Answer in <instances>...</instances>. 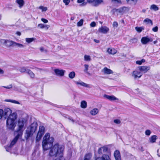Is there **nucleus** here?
I'll return each mask as SVG.
<instances>
[{
    "instance_id": "nucleus-1",
    "label": "nucleus",
    "mask_w": 160,
    "mask_h": 160,
    "mask_svg": "<svg viewBox=\"0 0 160 160\" xmlns=\"http://www.w3.org/2000/svg\"><path fill=\"white\" fill-rule=\"evenodd\" d=\"M4 117H7L6 121L7 126L8 129L13 130L16 126V120L18 118V114L16 112H12L9 108H6L3 111Z\"/></svg>"
},
{
    "instance_id": "nucleus-2",
    "label": "nucleus",
    "mask_w": 160,
    "mask_h": 160,
    "mask_svg": "<svg viewBox=\"0 0 160 160\" xmlns=\"http://www.w3.org/2000/svg\"><path fill=\"white\" fill-rule=\"evenodd\" d=\"M64 149L63 145L57 143L51 148L49 154L50 156L57 157L55 160H65L63 157Z\"/></svg>"
},
{
    "instance_id": "nucleus-3",
    "label": "nucleus",
    "mask_w": 160,
    "mask_h": 160,
    "mask_svg": "<svg viewBox=\"0 0 160 160\" xmlns=\"http://www.w3.org/2000/svg\"><path fill=\"white\" fill-rule=\"evenodd\" d=\"M54 138L50 136L49 133H46L44 136L42 143L43 149L44 151H47L51 148L54 145L52 146L54 142Z\"/></svg>"
},
{
    "instance_id": "nucleus-4",
    "label": "nucleus",
    "mask_w": 160,
    "mask_h": 160,
    "mask_svg": "<svg viewBox=\"0 0 160 160\" xmlns=\"http://www.w3.org/2000/svg\"><path fill=\"white\" fill-rule=\"evenodd\" d=\"M28 118V116L26 113L23 114L18 119V132L23 134V128L26 124Z\"/></svg>"
},
{
    "instance_id": "nucleus-5",
    "label": "nucleus",
    "mask_w": 160,
    "mask_h": 160,
    "mask_svg": "<svg viewBox=\"0 0 160 160\" xmlns=\"http://www.w3.org/2000/svg\"><path fill=\"white\" fill-rule=\"evenodd\" d=\"M37 125L36 122L32 124L26 131L25 137L27 140L29 138L32 137L37 129Z\"/></svg>"
},
{
    "instance_id": "nucleus-6",
    "label": "nucleus",
    "mask_w": 160,
    "mask_h": 160,
    "mask_svg": "<svg viewBox=\"0 0 160 160\" xmlns=\"http://www.w3.org/2000/svg\"><path fill=\"white\" fill-rule=\"evenodd\" d=\"M44 132V128L43 126H41L39 127V130L37 134L36 140V142L39 141Z\"/></svg>"
},
{
    "instance_id": "nucleus-7",
    "label": "nucleus",
    "mask_w": 160,
    "mask_h": 160,
    "mask_svg": "<svg viewBox=\"0 0 160 160\" xmlns=\"http://www.w3.org/2000/svg\"><path fill=\"white\" fill-rule=\"evenodd\" d=\"M142 75V73L141 72L138 67L132 72V77L135 79L140 78Z\"/></svg>"
},
{
    "instance_id": "nucleus-8",
    "label": "nucleus",
    "mask_w": 160,
    "mask_h": 160,
    "mask_svg": "<svg viewBox=\"0 0 160 160\" xmlns=\"http://www.w3.org/2000/svg\"><path fill=\"white\" fill-rule=\"evenodd\" d=\"M22 132L21 133H18V134L11 142L9 146H7L5 148L7 151H9V148L11 147L13 145H14L17 142L18 138H21L22 137Z\"/></svg>"
},
{
    "instance_id": "nucleus-9",
    "label": "nucleus",
    "mask_w": 160,
    "mask_h": 160,
    "mask_svg": "<svg viewBox=\"0 0 160 160\" xmlns=\"http://www.w3.org/2000/svg\"><path fill=\"white\" fill-rule=\"evenodd\" d=\"M54 71L55 75L59 77L63 76L66 72L65 70L59 69H55Z\"/></svg>"
},
{
    "instance_id": "nucleus-10",
    "label": "nucleus",
    "mask_w": 160,
    "mask_h": 160,
    "mask_svg": "<svg viewBox=\"0 0 160 160\" xmlns=\"http://www.w3.org/2000/svg\"><path fill=\"white\" fill-rule=\"evenodd\" d=\"M101 72L104 75H108L113 73V72L112 70L107 67H104L102 69Z\"/></svg>"
},
{
    "instance_id": "nucleus-11",
    "label": "nucleus",
    "mask_w": 160,
    "mask_h": 160,
    "mask_svg": "<svg viewBox=\"0 0 160 160\" xmlns=\"http://www.w3.org/2000/svg\"><path fill=\"white\" fill-rule=\"evenodd\" d=\"M109 30V28L105 26H102L99 28L98 29V31L100 33L103 34H106Z\"/></svg>"
},
{
    "instance_id": "nucleus-12",
    "label": "nucleus",
    "mask_w": 160,
    "mask_h": 160,
    "mask_svg": "<svg viewBox=\"0 0 160 160\" xmlns=\"http://www.w3.org/2000/svg\"><path fill=\"white\" fill-rule=\"evenodd\" d=\"M152 39L148 37H143L141 39V42L142 44H146L149 42H152Z\"/></svg>"
},
{
    "instance_id": "nucleus-13",
    "label": "nucleus",
    "mask_w": 160,
    "mask_h": 160,
    "mask_svg": "<svg viewBox=\"0 0 160 160\" xmlns=\"http://www.w3.org/2000/svg\"><path fill=\"white\" fill-rule=\"evenodd\" d=\"M75 83L78 86H83L85 88H90V85L89 84L85 83L81 80H79L77 81H75Z\"/></svg>"
},
{
    "instance_id": "nucleus-14",
    "label": "nucleus",
    "mask_w": 160,
    "mask_h": 160,
    "mask_svg": "<svg viewBox=\"0 0 160 160\" xmlns=\"http://www.w3.org/2000/svg\"><path fill=\"white\" fill-rule=\"evenodd\" d=\"M104 98L107 99L111 101H118V99L113 95H104L103 96Z\"/></svg>"
},
{
    "instance_id": "nucleus-15",
    "label": "nucleus",
    "mask_w": 160,
    "mask_h": 160,
    "mask_svg": "<svg viewBox=\"0 0 160 160\" xmlns=\"http://www.w3.org/2000/svg\"><path fill=\"white\" fill-rule=\"evenodd\" d=\"M15 42L11 40L6 39L5 46L7 48L14 46Z\"/></svg>"
},
{
    "instance_id": "nucleus-16",
    "label": "nucleus",
    "mask_w": 160,
    "mask_h": 160,
    "mask_svg": "<svg viewBox=\"0 0 160 160\" xmlns=\"http://www.w3.org/2000/svg\"><path fill=\"white\" fill-rule=\"evenodd\" d=\"M138 68L140 69V71L142 73L147 72L148 70H149L150 68L149 66H141L138 67Z\"/></svg>"
},
{
    "instance_id": "nucleus-17",
    "label": "nucleus",
    "mask_w": 160,
    "mask_h": 160,
    "mask_svg": "<svg viewBox=\"0 0 160 160\" xmlns=\"http://www.w3.org/2000/svg\"><path fill=\"white\" fill-rule=\"evenodd\" d=\"M107 52L109 54L114 55L117 53V50L114 48H108Z\"/></svg>"
},
{
    "instance_id": "nucleus-18",
    "label": "nucleus",
    "mask_w": 160,
    "mask_h": 160,
    "mask_svg": "<svg viewBox=\"0 0 160 160\" xmlns=\"http://www.w3.org/2000/svg\"><path fill=\"white\" fill-rule=\"evenodd\" d=\"M114 156L116 160H121V157L119 151L116 150L115 151Z\"/></svg>"
},
{
    "instance_id": "nucleus-19",
    "label": "nucleus",
    "mask_w": 160,
    "mask_h": 160,
    "mask_svg": "<svg viewBox=\"0 0 160 160\" xmlns=\"http://www.w3.org/2000/svg\"><path fill=\"white\" fill-rule=\"evenodd\" d=\"M104 2L103 0H95L93 6L95 7H97L99 5L103 4Z\"/></svg>"
},
{
    "instance_id": "nucleus-20",
    "label": "nucleus",
    "mask_w": 160,
    "mask_h": 160,
    "mask_svg": "<svg viewBox=\"0 0 160 160\" xmlns=\"http://www.w3.org/2000/svg\"><path fill=\"white\" fill-rule=\"evenodd\" d=\"M99 110L97 108H94L91 110L90 112V113L92 115L95 116L98 114Z\"/></svg>"
},
{
    "instance_id": "nucleus-21",
    "label": "nucleus",
    "mask_w": 160,
    "mask_h": 160,
    "mask_svg": "<svg viewBox=\"0 0 160 160\" xmlns=\"http://www.w3.org/2000/svg\"><path fill=\"white\" fill-rule=\"evenodd\" d=\"M38 27L40 29L46 28L47 29H48L49 27V25L44 24L42 23L38 24Z\"/></svg>"
},
{
    "instance_id": "nucleus-22",
    "label": "nucleus",
    "mask_w": 160,
    "mask_h": 160,
    "mask_svg": "<svg viewBox=\"0 0 160 160\" xmlns=\"http://www.w3.org/2000/svg\"><path fill=\"white\" fill-rule=\"evenodd\" d=\"M4 101L6 102H10L17 104H20V103L18 101L10 99H7L4 100Z\"/></svg>"
},
{
    "instance_id": "nucleus-23",
    "label": "nucleus",
    "mask_w": 160,
    "mask_h": 160,
    "mask_svg": "<svg viewBox=\"0 0 160 160\" xmlns=\"http://www.w3.org/2000/svg\"><path fill=\"white\" fill-rule=\"evenodd\" d=\"M110 155L104 154L99 158V160H110Z\"/></svg>"
},
{
    "instance_id": "nucleus-24",
    "label": "nucleus",
    "mask_w": 160,
    "mask_h": 160,
    "mask_svg": "<svg viewBox=\"0 0 160 160\" xmlns=\"http://www.w3.org/2000/svg\"><path fill=\"white\" fill-rule=\"evenodd\" d=\"M157 139V137L156 135H153L149 139V142L151 143H153L156 142Z\"/></svg>"
},
{
    "instance_id": "nucleus-25",
    "label": "nucleus",
    "mask_w": 160,
    "mask_h": 160,
    "mask_svg": "<svg viewBox=\"0 0 160 160\" xmlns=\"http://www.w3.org/2000/svg\"><path fill=\"white\" fill-rule=\"evenodd\" d=\"M108 150V148L105 147H103L100 148L98 150V152L99 153H102V152H106Z\"/></svg>"
},
{
    "instance_id": "nucleus-26",
    "label": "nucleus",
    "mask_w": 160,
    "mask_h": 160,
    "mask_svg": "<svg viewBox=\"0 0 160 160\" xmlns=\"http://www.w3.org/2000/svg\"><path fill=\"white\" fill-rule=\"evenodd\" d=\"M16 2L19 5V7L20 8L23 6L24 4L23 0H16Z\"/></svg>"
},
{
    "instance_id": "nucleus-27",
    "label": "nucleus",
    "mask_w": 160,
    "mask_h": 160,
    "mask_svg": "<svg viewBox=\"0 0 160 160\" xmlns=\"http://www.w3.org/2000/svg\"><path fill=\"white\" fill-rule=\"evenodd\" d=\"M143 22L147 24H150L151 25H153L152 21L151 19L148 18H147L144 19L143 20Z\"/></svg>"
},
{
    "instance_id": "nucleus-28",
    "label": "nucleus",
    "mask_w": 160,
    "mask_h": 160,
    "mask_svg": "<svg viewBox=\"0 0 160 160\" xmlns=\"http://www.w3.org/2000/svg\"><path fill=\"white\" fill-rule=\"evenodd\" d=\"M80 106L81 108H86L87 106V102L84 100L81 101V102Z\"/></svg>"
},
{
    "instance_id": "nucleus-29",
    "label": "nucleus",
    "mask_w": 160,
    "mask_h": 160,
    "mask_svg": "<svg viewBox=\"0 0 160 160\" xmlns=\"http://www.w3.org/2000/svg\"><path fill=\"white\" fill-rule=\"evenodd\" d=\"M35 39V38H25V41L28 43H29L34 41Z\"/></svg>"
},
{
    "instance_id": "nucleus-30",
    "label": "nucleus",
    "mask_w": 160,
    "mask_h": 160,
    "mask_svg": "<svg viewBox=\"0 0 160 160\" xmlns=\"http://www.w3.org/2000/svg\"><path fill=\"white\" fill-rule=\"evenodd\" d=\"M77 2L78 3L80 4L82 6H85L87 4V2H85V0H77Z\"/></svg>"
},
{
    "instance_id": "nucleus-31",
    "label": "nucleus",
    "mask_w": 160,
    "mask_h": 160,
    "mask_svg": "<svg viewBox=\"0 0 160 160\" xmlns=\"http://www.w3.org/2000/svg\"><path fill=\"white\" fill-rule=\"evenodd\" d=\"M150 9L155 11H157L158 10V7L156 5L152 4L151 5L150 8Z\"/></svg>"
},
{
    "instance_id": "nucleus-32",
    "label": "nucleus",
    "mask_w": 160,
    "mask_h": 160,
    "mask_svg": "<svg viewBox=\"0 0 160 160\" xmlns=\"http://www.w3.org/2000/svg\"><path fill=\"white\" fill-rule=\"evenodd\" d=\"M75 73L74 71L70 72L68 74V77L72 79L74 78L75 76Z\"/></svg>"
},
{
    "instance_id": "nucleus-33",
    "label": "nucleus",
    "mask_w": 160,
    "mask_h": 160,
    "mask_svg": "<svg viewBox=\"0 0 160 160\" xmlns=\"http://www.w3.org/2000/svg\"><path fill=\"white\" fill-rule=\"evenodd\" d=\"M91 156L92 155L90 153L87 154L85 156L83 160H92Z\"/></svg>"
},
{
    "instance_id": "nucleus-34",
    "label": "nucleus",
    "mask_w": 160,
    "mask_h": 160,
    "mask_svg": "<svg viewBox=\"0 0 160 160\" xmlns=\"http://www.w3.org/2000/svg\"><path fill=\"white\" fill-rule=\"evenodd\" d=\"M144 28L143 27H136L135 28V30L138 32H141L143 30H144Z\"/></svg>"
},
{
    "instance_id": "nucleus-35",
    "label": "nucleus",
    "mask_w": 160,
    "mask_h": 160,
    "mask_svg": "<svg viewBox=\"0 0 160 160\" xmlns=\"http://www.w3.org/2000/svg\"><path fill=\"white\" fill-rule=\"evenodd\" d=\"M84 60L86 61L89 62L91 60V57L88 55H85L84 57Z\"/></svg>"
},
{
    "instance_id": "nucleus-36",
    "label": "nucleus",
    "mask_w": 160,
    "mask_h": 160,
    "mask_svg": "<svg viewBox=\"0 0 160 160\" xmlns=\"http://www.w3.org/2000/svg\"><path fill=\"white\" fill-rule=\"evenodd\" d=\"M38 9L41 10L42 12H45L48 9L47 7H45L42 6H40L38 7Z\"/></svg>"
},
{
    "instance_id": "nucleus-37",
    "label": "nucleus",
    "mask_w": 160,
    "mask_h": 160,
    "mask_svg": "<svg viewBox=\"0 0 160 160\" xmlns=\"http://www.w3.org/2000/svg\"><path fill=\"white\" fill-rule=\"evenodd\" d=\"M27 73H28L32 78H33L34 77V74L30 70L28 69Z\"/></svg>"
},
{
    "instance_id": "nucleus-38",
    "label": "nucleus",
    "mask_w": 160,
    "mask_h": 160,
    "mask_svg": "<svg viewBox=\"0 0 160 160\" xmlns=\"http://www.w3.org/2000/svg\"><path fill=\"white\" fill-rule=\"evenodd\" d=\"M19 71L23 73L26 72H27V70L25 67H22L20 68L19 69Z\"/></svg>"
},
{
    "instance_id": "nucleus-39",
    "label": "nucleus",
    "mask_w": 160,
    "mask_h": 160,
    "mask_svg": "<svg viewBox=\"0 0 160 160\" xmlns=\"http://www.w3.org/2000/svg\"><path fill=\"white\" fill-rule=\"evenodd\" d=\"M5 40L6 39H5L0 38V45L5 46Z\"/></svg>"
},
{
    "instance_id": "nucleus-40",
    "label": "nucleus",
    "mask_w": 160,
    "mask_h": 160,
    "mask_svg": "<svg viewBox=\"0 0 160 160\" xmlns=\"http://www.w3.org/2000/svg\"><path fill=\"white\" fill-rule=\"evenodd\" d=\"M83 20L82 19H81L77 23V26L78 27H81L83 25Z\"/></svg>"
},
{
    "instance_id": "nucleus-41",
    "label": "nucleus",
    "mask_w": 160,
    "mask_h": 160,
    "mask_svg": "<svg viewBox=\"0 0 160 160\" xmlns=\"http://www.w3.org/2000/svg\"><path fill=\"white\" fill-rule=\"evenodd\" d=\"M14 46H17L20 48H22L24 47V45L21 44L17 43L15 42Z\"/></svg>"
},
{
    "instance_id": "nucleus-42",
    "label": "nucleus",
    "mask_w": 160,
    "mask_h": 160,
    "mask_svg": "<svg viewBox=\"0 0 160 160\" xmlns=\"http://www.w3.org/2000/svg\"><path fill=\"white\" fill-rule=\"evenodd\" d=\"M145 62V60L144 59H142L141 60L137 61L136 62V63L137 64L140 65L142 64L143 62Z\"/></svg>"
},
{
    "instance_id": "nucleus-43",
    "label": "nucleus",
    "mask_w": 160,
    "mask_h": 160,
    "mask_svg": "<svg viewBox=\"0 0 160 160\" xmlns=\"http://www.w3.org/2000/svg\"><path fill=\"white\" fill-rule=\"evenodd\" d=\"M3 87L4 88L7 89H10L12 88V84H10L6 86H3Z\"/></svg>"
},
{
    "instance_id": "nucleus-44",
    "label": "nucleus",
    "mask_w": 160,
    "mask_h": 160,
    "mask_svg": "<svg viewBox=\"0 0 160 160\" xmlns=\"http://www.w3.org/2000/svg\"><path fill=\"white\" fill-rule=\"evenodd\" d=\"M70 2V0H63V2L66 6L68 5Z\"/></svg>"
},
{
    "instance_id": "nucleus-45",
    "label": "nucleus",
    "mask_w": 160,
    "mask_h": 160,
    "mask_svg": "<svg viewBox=\"0 0 160 160\" xmlns=\"http://www.w3.org/2000/svg\"><path fill=\"white\" fill-rule=\"evenodd\" d=\"M39 50L42 52H46L48 51L47 50L45 49L43 47H40L39 48Z\"/></svg>"
},
{
    "instance_id": "nucleus-46",
    "label": "nucleus",
    "mask_w": 160,
    "mask_h": 160,
    "mask_svg": "<svg viewBox=\"0 0 160 160\" xmlns=\"http://www.w3.org/2000/svg\"><path fill=\"white\" fill-rule=\"evenodd\" d=\"M72 151L71 149L69 150L68 152V155L69 157H71L72 156Z\"/></svg>"
},
{
    "instance_id": "nucleus-47",
    "label": "nucleus",
    "mask_w": 160,
    "mask_h": 160,
    "mask_svg": "<svg viewBox=\"0 0 160 160\" xmlns=\"http://www.w3.org/2000/svg\"><path fill=\"white\" fill-rule=\"evenodd\" d=\"M4 116L3 110L0 109V120H1L3 116Z\"/></svg>"
},
{
    "instance_id": "nucleus-48",
    "label": "nucleus",
    "mask_w": 160,
    "mask_h": 160,
    "mask_svg": "<svg viewBox=\"0 0 160 160\" xmlns=\"http://www.w3.org/2000/svg\"><path fill=\"white\" fill-rule=\"evenodd\" d=\"M113 122L114 123L117 124H119L121 122V121L119 119H116L114 120Z\"/></svg>"
},
{
    "instance_id": "nucleus-49",
    "label": "nucleus",
    "mask_w": 160,
    "mask_h": 160,
    "mask_svg": "<svg viewBox=\"0 0 160 160\" xmlns=\"http://www.w3.org/2000/svg\"><path fill=\"white\" fill-rule=\"evenodd\" d=\"M151 131L149 130H147L145 132L146 135L148 136H149L151 134Z\"/></svg>"
},
{
    "instance_id": "nucleus-50",
    "label": "nucleus",
    "mask_w": 160,
    "mask_h": 160,
    "mask_svg": "<svg viewBox=\"0 0 160 160\" xmlns=\"http://www.w3.org/2000/svg\"><path fill=\"white\" fill-rule=\"evenodd\" d=\"M113 27L114 28H117L118 27V24L117 22H114L113 23Z\"/></svg>"
},
{
    "instance_id": "nucleus-51",
    "label": "nucleus",
    "mask_w": 160,
    "mask_h": 160,
    "mask_svg": "<svg viewBox=\"0 0 160 160\" xmlns=\"http://www.w3.org/2000/svg\"><path fill=\"white\" fill-rule=\"evenodd\" d=\"M112 2L114 3H120L121 1L120 0H112Z\"/></svg>"
},
{
    "instance_id": "nucleus-52",
    "label": "nucleus",
    "mask_w": 160,
    "mask_h": 160,
    "mask_svg": "<svg viewBox=\"0 0 160 160\" xmlns=\"http://www.w3.org/2000/svg\"><path fill=\"white\" fill-rule=\"evenodd\" d=\"M41 21L45 23H47L48 22V21L44 18H42L41 19Z\"/></svg>"
},
{
    "instance_id": "nucleus-53",
    "label": "nucleus",
    "mask_w": 160,
    "mask_h": 160,
    "mask_svg": "<svg viewBox=\"0 0 160 160\" xmlns=\"http://www.w3.org/2000/svg\"><path fill=\"white\" fill-rule=\"evenodd\" d=\"M158 30V28L157 26H156L152 28V30L154 32H157Z\"/></svg>"
},
{
    "instance_id": "nucleus-54",
    "label": "nucleus",
    "mask_w": 160,
    "mask_h": 160,
    "mask_svg": "<svg viewBox=\"0 0 160 160\" xmlns=\"http://www.w3.org/2000/svg\"><path fill=\"white\" fill-rule=\"evenodd\" d=\"M96 26V23L95 22H92L90 24V26L91 27H94Z\"/></svg>"
},
{
    "instance_id": "nucleus-55",
    "label": "nucleus",
    "mask_w": 160,
    "mask_h": 160,
    "mask_svg": "<svg viewBox=\"0 0 160 160\" xmlns=\"http://www.w3.org/2000/svg\"><path fill=\"white\" fill-rule=\"evenodd\" d=\"M84 68H85V70L84 71L85 72H87V71L88 70V68L89 67L88 65V64H85L84 65Z\"/></svg>"
},
{
    "instance_id": "nucleus-56",
    "label": "nucleus",
    "mask_w": 160,
    "mask_h": 160,
    "mask_svg": "<svg viewBox=\"0 0 160 160\" xmlns=\"http://www.w3.org/2000/svg\"><path fill=\"white\" fill-rule=\"evenodd\" d=\"M95 0H87V2L91 4L92 5L94 3Z\"/></svg>"
},
{
    "instance_id": "nucleus-57",
    "label": "nucleus",
    "mask_w": 160,
    "mask_h": 160,
    "mask_svg": "<svg viewBox=\"0 0 160 160\" xmlns=\"http://www.w3.org/2000/svg\"><path fill=\"white\" fill-rule=\"evenodd\" d=\"M4 73V71L0 68V74H2Z\"/></svg>"
},
{
    "instance_id": "nucleus-58",
    "label": "nucleus",
    "mask_w": 160,
    "mask_h": 160,
    "mask_svg": "<svg viewBox=\"0 0 160 160\" xmlns=\"http://www.w3.org/2000/svg\"><path fill=\"white\" fill-rule=\"evenodd\" d=\"M16 34L18 36H20L21 35V33L19 32H17Z\"/></svg>"
},
{
    "instance_id": "nucleus-59",
    "label": "nucleus",
    "mask_w": 160,
    "mask_h": 160,
    "mask_svg": "<svg viewBox=\"0 0 160 160\" xmlns=\"http://www.w3.org/2000/svg\"><path fill=\"white\" fill-rule=\"evenodd\" d=\"M93 41L94 42L97 43H99V40L96 39H94Z\"/></svg>"
},
{
    "instance_id": "nucleus-60",
    "label": "nucleus",
    "mask_w": 160,
    "mask_h": 160,
    "mask_svg": "<svg viewBox=\"0 0 160 160\" xmlns=\"http://www.w3.org/2000/svg\"><path fill=\"white\" fill-rule=\"evenodd\" d=\"M127 8L125 7H123L122 8V10H126Z\"/></svg>"
},
{
    "instance_id": "nucleus-61",
    "label": "nucleus",
    "mask_w": 160,
    "mask_h": 160,
    "mask_svg": "<svg viewBox=\"0 0 160 160\" xmlns=\"http://www.w3.org/2000/svg\"><path fill=\"white\" fill-rule=\"evenodd\" d=\"M157 41H154L153 42V43L155 44L156 43H157Z\"/></svg>"
},
{
    "instance_id": "nucleus-62",
    "label": "nucleus",
    "mask_w": 160,
    "mask_h": 160,
    "mask_svg": "<svg viewBox=\"0 0 160 160\" xmlns=\"http://www.w3.org/2000/svg\"><path fill=\"white\" fill-rule=\"evenodd\" d=\"M132 40H135V41H136V42H137V39H135V38H134V39H132Z\"/></svg>"
},
{
    "instance_id": "nucleus-63",
    "label": "nucleus",
    "mask_w": 160,
    "mask_h": 160,
    "mask_svg": "<svg viewBox=\"0 0 160 160\" xmlns=\"http://www.w3.org/2000/svg\"><path fill=\"white\" fill-rule=\"evenodd\" d=\"M142 11H143V12H145V10H143Z\"/></svg>"
},
{
    "instance_id": "nucleus-64",
    "label": "nucleus",
    "mask_w": 160,
    "mask_h": 160,
    "mask_svg": "<svg viewBox=\"0 0 160 160\" xmlns=\"http://www.w3.org/2000/svg\"><path fill=\"white\" fill-rule=\"evenodd\" d=\"M159 145H160V142H159Z\"/></svg>"
}]
</instances>
